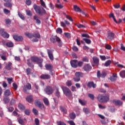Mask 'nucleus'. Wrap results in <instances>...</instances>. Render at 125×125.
<instances>
[{"label":"nucleus","instance_id":"13","mask_svg":"<svg viewBox=\"0 0 125 125\" xmlns=\"http://www.w3.org/2000/svg\"><path fill=\"white\" fill-rule=\"evenodd\" d=\"M48 55L50 60H53V55H52V51L51 50H47Z\"/></svg>","mask_w":125,"mask_h":125},{"label":"nucleus","instance_id":"55","mask_svg":"<svg viewBox=\"0 0 125 125\" xmlns=\"http://www.w3.org/2000/svg\"><path fill=\"white\" fill-rule=\"evenodd\" d=\"M13 89H15V90H16V89H17L18 86L17 85V84L15 83H13Z\"/></svg>","mask_w":125,"mask_h":125},{"label":"nucleus","instance_id":"5","mask_svg":"<svg viewBox=\"0 0 125 125\" xmlns=\"http://www.w3.org/2000/svg\"><path fill=\"white\" fill-rule=\"evenodd\" d=\"M0 34L1 35L3 38H6V39H8V38H9V34L4 32V29H0Z\"/></svg>","mask_w":125,"mask_h":125},{"label":"nucleus","instance_id":"3","mask_svg":"<svg viewBox=\"0 0 125 125\" xmlns=\"http://www.w3.org/2000/svg\"><path fill=\"white\" fill-rule=\"evenodd\" d=\"M62 89L63 92V93L66 95V96L69 97L72 95V92H71V90H70V89H69L68 87L66 86H62Z\"/></svg>","mask_w":125,"mask_h":125},{"label":"nucleus","instance_id":"2","mask_svg":"<svg viewBox=\"0 0 125 125\" xmlns=\"http://www.w3.org/2000/svg\"><path fill=\"white\" fill-rule=\"evenodd\" d=\"M97 98L98 101L101 103L107 102V101H109V100L110 99L109 98V96H104L101 94L98 95Z\"/></svg>","mask_w":125,"mask_h":125},{"label":"nucleus","instance_id":"62","mask_svg":"<svg viewBox=\"0 0 125 125\" xmlns=\"http://www.w3.org/2000/svg\"><path fill=\"white\" fill-rule=\"evenodd\" d=\"M31 68H27L26 69V73H27V75H30V74H31Z\"/></svg>","mask_w":125,"mask_h":125},{"label":"nucleus","instance_id":"64","mask_svg":"<svg viewBox=\"0 0 125 125\" xmlns=\"http://www.w3.org/2000/svg\"><path fill=\"white\" fill-rule=\"evenodd\" d=\"M67 123L68 124H69V125H76L75 124V122H74V121H69L67 122Z\"/></svg>","mask_w":125,"mask_h":125},{"label":"nucleus","instance_id":"61","mask_svg":"<svg viewBox=\"0 0 125 125\" xmlns=\"http://www.w3.org/2000/svg\"><path fill=\"white\" fill-rule=\"evenodd\" d=\"M12 78H7V81L9 84L11 83V82H12Z\"/></svg>","mask_w":125,"mask_h":125},{"label":"nucleus","instance_id":"44","mask_svg":"<svg viewBox=\"0 0 125 125\" xmlns=\"http://www.w3.org/2000/svg\"><path fill=\"white\" fill-rule=\"evenodd\" d=\"M41 4L43 7L46 8V6H45V3L43 1V0H40Z\"/></svg>","mask_w":125,"mask_h":125},{"label":"nucleus","instance_id":"16","mask_svg":"<svg viewBox=\"0 0 125 125\" xmlns=\"http://www.w3.org/2000/svg\"><path fill=\"white\" fill-rule=\"evenodd\" d=\"M114 37H115V35L114 34V33H113L112 32H109L108 33L107 38L109 40H113V39H114Z\"/></svg>","mask_w":125,"mask_h":125},{"label":"nucleus","instance_id":"32","mask_svg":"<svg viewBox=\"0 0 125 125\" xmlns=\"http://www.w3.org/2000/svg\"><path fill=\"white\" fill-rule=\"evenodd\" d=\"M6 45L8 47H13V43L12 42H8L6 43Z\"/></svg>","mask_w":125,"mask_h":125},{"label":"nucleus","instance_id":"43","mask_svg":"<svg viewBox=\"0 0 125 125\" xmlns=\"http://www.w3.org/2000/svg\"><path fill=\"white\" fill-rule=\"evenodd\" d=\"M88 97H89V98H90L92 100H94V95L92 94H88Z\"/></svg>","mask_w":125,"mask_h":125},{"label":"nucleus","instance_id":"17","mask_svg":"<svg viewBox=\"0 0 125 125\" xmlns=\"http://www.w3.org/2000/svg\"><path fill=\"white\" fill-rule=\"evenodd\" d=\"M109 79L111 82H115L117 80V74H113V76L110 77Z\"/></svg>","mask_w":125,"mask_h":125},{"label":"nucleus","instance_id":"59","mask_svg":"<svg viewBox=\"0 0 125 125\" xmlns=\"http://www.w3.org/2000/svg\"><path fill=\"white\" fill-rule=\"evenodd\" d=\"M18 122L20 125H24V121H23V120L19 119Z\"/></svg>","mask_w":125,"mask_h":125},{"label":"nucleus","instance_id":"36","mask_svg":"<svg viewBox=\"0 0 125 125\" xmlns=\"http://www.w3.org/2000/svg\"><path fill=\"white\" fill-rule=\"evenodd\" d=\"M83 112H84V113H85V114H88V113H89V108H83Z\"/></svg>","mask_w":125,"mask_h":125},{"label":"nucleus","instance_id":"54","mask_svg":"<svg viewBox=\"0 0 125 125\" xmlns=\"http://www.w3.org/2000/svg\"><path fill=\"white\" fill-rule=\"evenodd\" d=\"M56 7H58V8H63V5L61 4H58L57 3L56 5Z\"/></svg>","mask_w":125,"mask_h":125},{"label":"nucleus","instance_id":"57","mask_svg":"<svg viewBox=\"0 0 125 125\" xmlns=\"http://www.w3.org/2000/svg\"><path fill=\"white\" fill-rule=\"evenodd\" d=\"M57 42L58 43V46H62V42H61V40H60V39H59V40H58L57 41Z\"/></svg>","mask_w":125,"mask_h":125},{"label":"nucleus","instance_id":"22","mask_svg":"<svg viewBox=\"0 0 125 125\" xmlns=\"http://www.w3.org/2000/svg\"><path fill=\"white\" fill-rule=\"evenodd\" d=\"M11 65H12L11 62H8V63H6L5 66L6 69H7V70H11Z\"/></svg>","mask_w":125,"mask_h":125},{"label":"nucleus","instance_id":"20","mask_svg":"<svg viewBox=\"0 0 125 125\" xmlns=\"http://www.w3.org/2000/svg\"><path fill=\"white\" fill-rule=\"evenodd\" d=\"M43 101L46 106H48V105H49V101H48V99H47V98H44L43 99Z\"/></svg>","mask_w":125,"mask_h":125},{"label":"nucleus","instance_id":"10","mask_svg":"<svg viewBox=\"0 0 125 125\" xmlns=\"http://www.w3.org/2000/svg\"><path fill=\"white\" fill-rule=\"evenodd\" d=\"M13 37L15 41H17L18 42H21V41H23V37L22 36H18V35H13Z\"/></svg>","mask_w":125,"mask_h":125},{"label":"nucleus","instance_id":"25","mask_svg":"<svg viewBox=\"0 0 125 125\" xmlns=\"http://www.w3.org/2000/svg\"><path fill=\"white\" fill-rule=\"evenodd\" d=\"M101 122L102 125H106V124H107L108 122H109V120H108V119L105 118V119H103L101 120Z\"/></svg>","mask_w":125,"mask_h":125},{"label":"nucleus","instance_id":"46","mask_svg":"<svg viewBox=\"0 0 125 125\" xmlns=\"http://www.w3.org/2000/svg\"><path fill=\"white\" fill-rule=\"evenodd\" d=\"M26 87L27 89H31L32 88V85L29 83H27Z\"/></svg>","mask_w":125,"mask_h":125},{"label":"nucleus","instance_id":"21","mask_svg":"<svg viewBox=\"0 0 125 125\" xmlns=\"http://www.w3.org/2000/svg\"><path fill=\"white\" fill-rule=\"evenodd\" d=\"M26 99V101H27L29 103H31V102H32L33 101V96H27Z\"/></svg>","mask_w":125,"mask_h":125},{"label":"nucleus","instance_id":"4","mask_svg":"<svg viewBox=\"0 0 125 125\" xmlns=\"http://www.w3.org/2000/svg\"><path fill=\"white\" fill-rule=\"evenodd\" d=\"M25 35L26 36V37H28V38H29V39H31V38H40L41 35H40L39 33H36L34 35H33L32 34L28 33V32H26L25 33Z\"/></svg>","mask_w":125,"mask_h":125},{"label":"nucleus","instance_id":"37","mask_svg":"<svg viewBox=\"0 0 125 125\" xmlns=\"http://www.w3.org/2000/svg\"><path fill=\"white\" fill-rule=\"evenodd\" d=\"M18 15L19 17L22 20H25V17L20 12H18Z\"/></svg>","mask_w":125,"mask_h":125},{"label":"nucleus","instance_id":"33","mask_svg":"<svg viewBox=\"0 0 125 125\" xmlns=\"http://www.w3.org/2000/svg\"><path fill=\"white\" fill-rule=\"evenodd\" d=\"M42 103H41V101L39 100H36L35 102V105L38 107L40 105H41Z\"/></svg>","mask_w":125,"mask_h":125},{"label":"nucleus","instance_id":"60","mask_svg":"<svg viewBox=\"0 0 125 125\" xmlns=\"http://www.w3.org/2000/svg\"><path fill=\"white\" fill-rule=\"evenodd\" d=\"M7 109L8 111L10 112H12L14 110V108L13 107H7Z\"/></svg>","mask_w":125,"mask_h":125},{"label":"nucleus","instance_id":"1","mask_svg":"<svg viewBox=\"0 0 125 125\" xmlns=\"http://www.w3.org/2000/svg\"><path fill=\"white\" fill-rule=\"evenodd\" d=\"M34 9L39 15H43V14H45L46 12L43 8L37 5H34Z\"/></svg>","mask_w":125,"mask_h":125},{"label":"nucleus","instance_id":"40","mask_svg":"<svg viewBox=\"0 0 125 125\" xmlns=\"http://www.w3.org/2000/svg\"><path fill=\"white\" fill-rule=\"evenodd\" d=\"M72 84H73V83H72V81H71L70 80H68L66 82V85H67V86H71V85H72Z\"/></svg>","mask_w":125,"mask_h":125},{"label":"nucleus","instance_id":"47","mask_svg":"<svg viewBox=\"0 0 125 125\" xmlns=\"http://www.w3.org/2000/svg\"><path fill=\"white\" fill-rule=\"evenodd\" d=\"M35 125H40V120H39V119L35 118Z\"/></svg>","mask_w":125,"mask_h":125},{"label":"nucleus","instance_id":"29","mask_svg":"<svg viewBox=\"0 0 125 125\" xmlns=\"http://www.w3.org/2000/svg\"><path fill=\"white\" fill-rule=\"evenodd\" d=\"M60 109L61 111L63 113V114H66L67 113V109H66V108H65L64 107L61 106Z\"/></svg>","mask_w":125,"mask_h":125},{"label":"nucleus","instance_id":"49","mask_svg":"<svg viewBox=\"0 0 125 125\" xmlns=\"http://www.w3.org/2000/svg\"><path fill=\"white\" fill-rule=\"evenodd\" d=\"M38 107L39 108H40V109H42V110H44L45 107L43 104H41Z\"/></svg>","mask_w":125,"mask_h":125},{"label":"nucleus","instance_id":"26","mask_svg":"<svg viewBox=\"0 0 125 125\" xmlns=\"http://www.w3.org/2000/svg\"><path fill=\"white\" fill-rule=\"evenodd\" d=\"M75 76L77 78H79L81 79V77H83V74L81 72H76Z\"/></svg>","mask_w":125,"mask_h":125},{"label":"nucleus","instance_id":"11","mask_svg":"<svg viewBox=\"0 0 125 125\" xmlns=\"http://www.w3.org/2000/svg\"><path fill=\"white\" fill-rule=\"evenodd\" d=\"M60 38L57 37V36H52L50 38V41L52 42H58L59 41Z\"/></svg>","mask_w":125,"mask_h":125},{"label":"nucleus","instance_id":"39","mask_svg":"<svg viewBox=\"0 0 125 125\" xmlns=\"http://www.w3.org/2000/svg\"><path fill=\"white\" fill-rule=\"evenodd\" d=\"M4 6H6L7 7H11L12 6V4L10 2H6L4 4Z\"/></svg>","mask_w":125,"mask_h":125},{"label":"nucleus","instance_id":"23","mask_svg":"<svg viewBox=\"0 0 125 125\" xmlns=\"http://www.w3.org/2000/svg\"><path fill=\"white\" fill-rule=\"evenodd\" d=\"M74 9L75 11H76V12H82V10H81L80 7H79L78 6H77L76 5H75L74 6Z\"/></svg>","mask_w":125,"mask_h":125},{"label":"nucleus","instance_id":"8","mask_svg":"<svg viewBox=\"0 0 125 125\" xmlns=\"http://www.w3.org/2000/svg\"><path fill=\"white\" fill-rule=\"evenodd\" d=\"M70 64L73 68H77L78 67V61L76 60H72L70 62Z\"/></svg>","mask_w":125,"mask_h":125},{"label":"nucleus","instance_id":"56","mask_svg":"<svg viewBox=\"0 0 125 125\" xmlns=\"http://www.w3.org/2000/svg\"><path fill=\"white\" fill-rule=\"evenodd\" d=\"M106 77V72H103L101 74V78H105Z\"/></svg>","mask_w":125,"mask_h":125},{"label":"nucleus","instance_id":"6","mask_svg":"<svg viewBox=\"0 0 125 125\" xmlns=\"http://www.w3.org/2000/svg\"><path fill=\"white\" fill-rule=\"evenodd\" d=\"M44 91L45 92H46V94H52L53 92V89H52V88H51V87L48 86L44 89Z\"/></svg>","mask_w":125,"mask_h":125},{"label":"nucleus","instance_id":"34","mask_svg":"<svg viewBox=\"0 0 125 125\" xmlns=\"http://www.w3.org/2000/svg\"><path fill=\"white\" fill-rule=\"evenodd\" d=\"M79 103H80V104H81V105H82L83 106H84V105H85V104H86V102L84 101H83L81 99L79 100Z\"/></svg>","mask_w":125,"mask_h":125},{"label":"nucleus","instance_id":"9","mask_svg":"<svg viewBox=\"0 0 125 125\" xmlns=\"http://www.w3.org/2000/svg\"><path fill=\"white\" fill-rule=\"evenodd\" d=\"M113 104H115V105H117V106H121L123 105V102L120 100H114L113 101Z\"/></svg>","mask_w":125,"mask_h":125},{"label":"nucleus","instance_id":"45","mask_svg":"<svg viewBox=\"0 0 125 125\" xmlns=\"http://www.w3.org/2000/svg\"><path fill=\"white\" fill-rule=\"evenodd\" d=\"M56 33L57 34H62V29L58 28L56 29Z\"/></svg>","mask_w":125,"mask_h":125},{"label":"nucleus","instance_id":"28","mask_svg":"<svg viewBox=\"0 0 125 125\" xmlns=\"http://www.w3.org/2000/svg\"><path fill=\"white\" fill-rule=\"evenodd\" d=\"M109 18H113L114 22H117V20L115 18V16H114V14L113 13L109 14Z\"/></svg>","mask_w":125,"mask_h":125},{"label":"nucleus","instance_id":"30","mask_svg":"<svg viewBox=\"0 0 125 125\" xmlns=\"http://www.w3.org/2000/svg\"><path fill=\"white\" fill-rule=\"evenodd\" d=\"M111 63H112V62L110 60H108L105 62L104 65L105 67H108V66H110V65H111Z\"/></svg>","mask_w":125,"mask_h":125},{"label":"nucleus","instance_id":"7","mask_svg":"<svg viewBox=\"0 0 125 125\" xmlns=\"http://www.w3.org/2000/svg\"><path fill=\"white\" fill-rule=\"evenodd\" d=\"M31 60L32 62H37L39 63V62H42L43 60L42 59H39V58L37 57H31Z\"/></svg>","mask_w":125,"mask_h":125},{"label":"nucleus","instance_id":"24","mask_svg":"<svg viewBox=\"0 0 125 125\" xmlns=\"http://www.w3.org/2000/svg\"><path fill=\"white\" fill-rule=\"evenodd\" d=\"M45 67L46 70H50L52 69V65L49 64H46Z\"/></svg>","mask_w":125,"mask_h":125},{"label":"nucleus","instance_id":"58","mask_svg":"<svg viewBox=\"0 0 125 125\" xmlns=\"http://www.w3.org/2000/svg\"><path fill=\"white\" fill-rule=\"evenodd\" d=\"M58 125H66V124H65L64 122L59 121L57 122Z\"/></svg>","mask_w":125,"mask_h":125},{"label":"nucleus","instance_id":"41","mask_svg":"<svg viewBox=\"0 0 125 125\" xmlns=\"http://www.w3.org/2000/svg\"><path fill=\"white\" fill-rule=\"evenodd\" d=\"M83 41H84V42H86V43H87L88 44H89L90 42H91V41L90 40L86 39V38H84L83 39Z\"/></svg>","mask_w":125,"mask_h":125},{"label":"nucleus","instance_id":"53","mask_svg":"<svg viewBox=\"0 0 125 125\" xmlns=\"http://www.w3.org/2000/svg\"><path fill=\"white\" fill-rule=\"evenodd\" d=\"M66 18H67V19H68V20H69V21H71V22H73V19H72V18H71V17L68 15H66Z\"/></svg>","mask_w":125,"mask_h":125},{"label":"nucleus","instance_id":"52","mask_svg":"<svg viewBox=\"0 0 125 125\" xmlns=\"http://www.w3.org/2000/svg\"><path fill=\"white\" fill-rule=\"evenodd\" d=\"M26 15H28V16H32V12L30 10H26Z\"/></svg>","mask_w":125,"mask_h":125},{"label":"nucleus","instance_id":"38","mask_svg":"<svg viewBox=\"0 0 125 125\" xmlns=\"http://www.w3.org/2000/svg\"><path fill=\"white\" fill-rule=\"evenodd\" d=\"M18 107L20 110H24L25 109V106L23 105V104H19Z\"/></svg>","mask_w":125,"mask_h":125},{"label":"nucleus","instance_id":"27","mask_svg":"<svg viewBox=\"0 0 125 125\" xmlns=\"http://www.w3.org/2000/svg\"><path fill=\"white\" fill-rule=\"evenodd\" d=\"M93 62H94V63H95V64H98V62H99V60L98 59V58H97L96 57H93Z\"/></svg>","mask_w":125,"mask_h":125},{"label":"nucleus","instance_id":"19","mask_svg":"<svg viewBox=\"0 0 125 125\" xmlns=\"http://www.w3.org/2000/svg\"><path fill=\"white\" fill-rule=\"evenodd\" d=\"M34 20H35L36 23H37V24H38V25H41V20H39V18H38V16H34Z\"/></svg>","mask_w":125,"mask_h":125},{"label":"nucleus","instance_id":"48","mask_svg":"<svg viewBox=\"0 0 125 125\" xmlns=\"http://www.w3.org/2000/svg\"><path fill=\"white\" fill-rule=\"evenodd\" d=\"M3 101L5 104H6L9 102V99L8 98H5L3 99Z\"/></svg>","mask_w":125,"mask_h":125},{"label":"nucleus","instance_id":"18","mask_svg":"<svg viewBox=\"0 0 125 125\" xmlns=\"http://www.w3.org/2000/svg\"><path fill=\"white\" fill-rule=\"evenodd\" d=\"M10 94H11V92H10V90L7 89L5 90V91L4 92V96H6V97L9 96Z\"/></svg>","mask_w":125,"mask_h":125},{"label":"nucleus","instance_id":"42","mask_svg":"<svg viewBox=\"0 0 125 125\" xmlns=\"http://www.w3.org/2000/svg\"><path fill=\"white\" fill-rule=\"evenodd\" d=\"M69 117L70 119H72V120L75 119L76 118V114L74 113H70L69 115Z\"/></svg>","mask_w":125,"mask_h":125},{"label":"nucleus","instance_id":"12","mask_svg":"<svg viewBox=\"0 0 125 125\" xmlns=\"http://www.w3.org/2000/svg\"><path fill=\"white\" fill-rule=\"evenodd\" d=\"M87 86L90 88L93 87V88H95L96 87V84L92 82H90L88 83Z\"/></svg>","mask_w":125,"mask_h":125},{"label":"nucleus","instance_id":"51","mask_svg":"<svg viewBox=\"0 0 125 125\" xmlns=\"http://www.w3.org/2000/svg\"><path fill=\"white\" fill-rule=\"evenodd\" d=\"M83 62H77V66H78V67H82V66H83Z\"/></svg>","mask_w":125,"mask_h":125},{"label":"nucleus","instance_id":"50","mask_svg":"<svg viewBox=\"0 0 125 125\" xmlns=\"http://www.w3.org/2000/svg\"><path fill=\"white\" fill-rule=\"evenodd\" d=\"M73 80H74V82H76L77 83V82H80V81H81V78L76 77L73 78Z\"/></svg>","mask_w":125,"mask_h":125},{"label":"nucleus","instance_id":"14","mask_svg":"<svg viewBox=\"0 0 125 125\" xmlns=\"http://www.w3.org/2000/svg\"><path fill=\"white\" fill-rule=\"evenodd\" d=\"M83 69L84 71H89V70H91V66L89 64H86L84 66Z\"/></svg>","mask_w":125,"mask_h":125},{"label":"nucleus","instance_id":"35","mask_svg":"<svg viewBox=\"0 0 125 125\" xmlns=\"http://www.w3.org/2000/svg\"><path fill=\"white\" fill-rule=\"evenodd\" d=\"M75 25L79 29H81L82 28H85V26H84V25H83V24H81L80 23H76Z\"/></svg>","mask_w":125,"mask_h":125},{"label":"nucleus","instance_id":"63","mask_svg":"<svg viewBox=\"0 0 125 125\" xmlns=\"http://www.w3.org/2000/svg\"><path fill=\"white\" fill-rule=\"evenodd\" d=\"M33 112L35 115H38V111L37 109H36V108L33 109Z\"/></svg>","mask_w":125,"mask_h":125},{"label":"nucleus","instance_id":"31","mask_svg":"<svg viewBox=\"0 0 125 125\" xmlns=\"http://www.w3.org/2000/svg\"><path fill=\"white\" fill-rule=\"evenodd\" d=\"M120 76L121 78H125V70H123L120 72Z\"/></svg>","mask_w":125,"mask_h":125},{"label":"nucleus","instance_id":"15","mask_svg":"<svg viewBox=\"0 0 125 125\" xmlns=\"http://www.w3.org/2000/svg\"><path fill=\"white\" fill-rule=\"evenodd\" d=\"M40 78L43 80L50 79V75H48V74L42 75L40 76Z\"/></svg>","mask_w":125,"mask_h":125}]
</instances>
